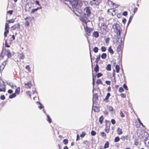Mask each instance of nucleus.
<instances>
[{"mask_svg":"<svg viewBox=\"0 0 149 149\" xmlns=\"http://www.w3.org/2000/svg\"><path fill=\"white\" fill-rule=\"evenodd\" d=\"M82 10H73V12L76 15L81 17L80 20L86 24L89 21L88 18L91 14L90 10H84V13L82 11Z\"/></svg>","mask_w":149,"mask_h":149,"instance_id":"obj_1","label":"nucleus"},{"mask_svg":"<svg viewBox=\"0 0 149 149\" xmlns=\"http://www.w3.org/2000/svg\"><path fill=\"white\" fill-rule=\"evenodd\" d=\"M69 2L74 9H79L82 5V1L79 0H70Z\"/></svg>","mask_w":149,"mask_h":149,"instance_id":"obj_2","label":"nucleus"},{"mask_svg":"<svg viewBox=\"0 0 149 149\" xmlns=\"http://www.w3.org/2000/svg\"><path fill=\"white\" fill-rule=\"evenodd\" d=\"M113 29L114 30V31L116 33L118 37H120V30L121 29L119 25L118 24H114L113 26Z\"/></svg>","mask_w":149,"mask_h":149,"instance_id":"obj_3","label":"nucleus"},{"mask_svg":"<svg viewBox=\"0 0 149 149\" xmlns=\"http://www.w3.org/2000/svg\"><path fill=\"white\" fill-rule=\"evenodd\" d=\"M101 33L103 35L106 34L108 31L107 26L104 23H102L100 27Z\"/></svg>","mask_w":149,"mask_h":149,"instance_id":"obj_4","label":"nucleus"},{"mask_svg":"<svg viewBox=\"0 0 149 149\" xmlns=\"http://www.w3.org/2000/svg\"><path fill=\"white\" fill-rule=\"evenodd\" d=\"M24 19L26 20V22L24 23L25 25L28 26L29 25V22L32 23V22L34 21V17H26L24 18Z\"/></svg>","mask_w":149,"mask_h":149,"instance_id":"obj_5","label":"nucleus"},{"mask_svg":"<svg viewBox=\"0 0 149 149\" xmlns=\"http://www.w3.org/2000/svg\"><path fill=\"white\" fill-rule=\"evenodd\" d=\"M6 91L5 83L1 80H0V92Z\"/></svg>","mask_w":149,"mask_h":149,"instance_id":"obj_6","label":"nucleus"},{"mask_svg":"<svg viewBox=\"0 0 149 149\" xmlns=\"http://www.w3.org/2000/svg\"><path fill=\"white\" fill-rule=\"evenodd\" d=\"M86 25V27L84 28L86 34L88 36H89L90 35L91 32L93 31V29L92 28H90L88 27L87 25V23Z\"/></svg>","mask_w":149,"mask_h":149,"instance_id":"obj_7","label":"nucleus"},{"mask_svg":"<svg viewBox=\"0 0 149 149\" xmlns=\"http://www.w3.org/2000/svg\"><path fill=\"white\" fill-rule=\"evenodd\" d=\"M9 24L7 23H6L5 24V31L4 32V35L5 37H6L7 36V34L9 33Z\"/></svg>","mask_w":149,"mask_h":149,"instance_id":"obj_8","label":"nucleus"},{"mask_svg":"<svg viewBox=\"0 0 149 149\" xmlns=\"http://www.w3.org/2000/svg\"><path fill=\"white\" fill-rule=\"evenodd\" d=\"M110 125L111 123H110L108 122L106 123L105 131L107 133H108L109 131Z\"/></svg>","mask_w":149,"mask_h":149,"instance_id":"obj_9","label":"nucleus"},{"mask_svg":"<svg viewBox=\"0 0 149 149\" xmlns=\"http://www.w3.org/2000/svg\"><path fill=\"white\" fill-rule=\"evenodd\" d=\"M149 137L148 134L146 132H144L143 134L142 137L144 140L146 141L148 139V137Z\"/></svg>","mask_w":149,"mask_h":149,"instance_id":"obj_10","label":"nucleus"},{"mask_svg":"<svg viewBox=\"0 0 149 149\" xmlns=\"http://www.w3.org/2000/svg\"><path fill=\"white\" fill-rule=\"evenodd\" d=\"M109 2L110 3L111 7H113L112 9H115L116 8H117L119 6L118 4H115L111 1H110Z\"/></svg>","mask_w":149,"mask_h":149,"instance_id":"obj_11","label":"nucleus"},{"mask_svg":"<svg viewBox=\"0 0 149 149\" xmlns=\"http://www.w3.org/2000/svg\"><path fill=\"white\" fill-rule=\"evenodd\" d=\"M6 64V61H5L1 64L0 66V71L1 72L2 71Z\"/></svg>","mask_w":149,"mask_h":149,"instance_id":"obj_12","label":"nucleus"},{"mask_svg":"<svg viewBox=\"0 0 149 149\" xmlns=\"http://www.w3.org/2000/svg\"><path fill=\"white\" fill-rule=\"evenodd\" d=\"M11 28L13 29V30H15L17 28L19 29L20 28V24L18 23L12 26Z\"/></svg>","mask_w":149,"mask_h":149,"instance_id":"obj_13","label":"nucleus"},{"mask_svg":"<svg viewBox=\"0 0 149 149\" xmlns=\"http://www.w3.org/2000/svg\"><path fill=\"white\" fill-rule=\"evenodd\" d=\"M117 52H119L121 51V53H122V50H121V43L118 44V46L117 47Z\"/></svg>","mask_w":149,"mask_h":149,"instance_id":"obj_14","label":"nucleus"},{"mask_svg":"<svg viewBox=\"0 0 149 149\" xmlns=\"http://www.w3.org/2000/svg\"><path fill=\"white\" fill-rule=\"evenodd\" d=\"M25 85L26 86V88H30L32 86V84L31 83V81H29L27 83L25 84Z\"/></svg>","mask_w":149,"mask_h":149,"instance_id":"obj_15","label":"nucleus"},{"mask_svg":"<svg viewBox=\"0 0 149 149\" xmlns=\"http://www.w3.org/2000/svg\"><path fill=\"white\" fill-rule=\"evenodd\" d=\"M110 95H111L110 93H108L107 94V95L106 96L105 98L104 99V100L106 102H108L109 100H108V99L109 97L110 96Z\"/></svg>","mask_w":149,"mask_h":149,"instance_id":"obj_16","label":"nucleus"},{"mask_svg":"<svg viewBox=\"0 0 149 149\" xmlns=\"http://www.w3.org/2000/svg\"><path fill=\"white\" fill-rule=\"evenodd\" d=\"M117 132L118 134V135H121L123 134L122 129L119 127L117 128Z\"/></svg>","mask_w":149,"mask_h":149,"instance_id":"obj_17","label":"nucleus"},{"mask_svg":"<svg viewBox=\"0 0 149 149\" xmlns=\"http://www.w3.org/2000/svg\"><path fill=\"white\" fill-rule=\"evenodd\" d=\"M94 70L96 73L97 72L99 71V68L98 64H96L94 68Z\"/></svg>","mask_w":149,"mask_h":149,"instance_id":"obj_18","label":"nucleus"},{"mask_svg":"<svg viewBox=\"0 0 149 149\" xmlns=\"http://www.w3.org/2000/svg\"><path fill=\"white\" fill-rule=\"evenodd\" d=\"M6 52L7 53L6 55L8 58H10L11 56V53L10 52V50L9 49H7L6 51Z\"/></svg>","mask_w":149,"mask_h":149,"instance_id":"obj_19","label":"nucleus"},{"mask_svg":"<svg viewBox=\"0 0 149 149\" xmlns=\"http://www.w3.org/2000/svg\"><path fill=\"white\" fill-rule=\"evenodd\" d=\"M109 143L108 141H107L106 142L104 146V148L105 149L109 147Z\"/></svg>","mask_w":149,"mask_h":149,"instance_id":"obj_20","label":"nucleus"},{"mask_svg":"<svg viewBox=\"0 0 149 149\" xmlns=\"http://www.w3.org/2000/svg\"><path fill=\"white\" fill-rule=\"evenodd\" d=\"M20 87H18L16 88L15 91V93L17 94H19L20 92Z\"/></svg>","mask_w":149,"mask_h":149,"instance_id":"obj_21","label":"nucleus"},{"mask_svg":"<svg viewBox=\"0 0 149 149\" xmlns=\"http://www.w3.org/2000/svg\"><path fill=\"white\" fill-rule=\"evenodd\" d=\"M93 35L95 38H97L99 36L98 33L97 31H95L93 33Z\"/></svg>","mask_w":149,"mask_h":149,"instance_id":"obj_22","label":"nucleus"},{"mask_svg":"<svg viewBox=\"0 0 149 149\" xmlns=\"http://www.w3.org/2000/svg\"><path fill=\"white\" fill-rule=\"evenodd\" d=\"M108 51L111 54H113L114 53V52L111 48V46H110L108 48Z\"/></svg>","mask_w":149,"mask_h":149,"instance_id":"obj_23","label":"nucleus"},{"mask_svg":"<svg viewBox=\"0 0 149 149\" xmlns=\"http://www.w3.org/2000/svg\"><path fill=\"white\" fill-rule=\"evenodd\" d=\"M103 119H104V118H103V116H101L100 117L99 119V122L101 124H102V123H103Z\"/></svg>","mask_w":149,"mask_h":149,"instance_id":"obj_24","label":"nucleus"},{"mask_svg":"<svg viewBox=\"0 0 149 149\" xmlns=\"http://www.w3.org/2000/svg\"><path fill=\"white\" fill-rule=\"evenodd\" d=\"M115 68L116 69V72L117 73H119V72L120 69V66L118 65H116Z\"/></svg>","mask_w":149,"mask_h":149,"instance_id":"obj_25","label":"nucleus"},{"mask_svg":"<svg viewBox=\"0 0 149 149\" xmlns=\"http://www.w3.org/2000/svg\"><path fill=\"white\" fill-rule=\"evenodd\" d=\"M93 1L94 2V4L96 5H98L100 2V0H93Z\"/></svg>","mask_w":149,"mask_h":149,"instance_id":"obj_26","label":"nucleus"},{"mask_svg":"<svg viewBox=\"0 0 149 149\" xmlns=\"http://www.w3.org/2000/svg\"><path fill=\"white\" fill-rule=\"evenodd\" d=\"M127 135L125 136H121L120 139L123 141H124L125 139H127Z\"/></svg>","mask_w":149,"mask_h":149,"instance_id":"obj_27","label":"nucleus"},{"mask_svg":"<svg viewBox=\"0 0 149 149\" xmlns=\"http://www.w3.org/2000/svg\"><path fill=\"white\" fill-rule=\"evenodd\" d=\"M100 55L97 56L96 58L95 62L97 64H98V62L100 61Z\"/></svg>","mask_w":149,"mask_h":149,"instance_id":"obj_28","label":"nucleus"},{"mask_svg":"<svg viewBox=\"0 0 149 149\" xmlns=\"http://www.w3.org/2000/svg\"><path fill=\"white\" fill-rule=\"evenodd\" d=\"M107 54L105 53H103L102 54L101 57L103 59H105L107 57Z\"/></svg>","mask_w":149,"mask_h":149,"instance_id":"obj_29","label":"nucleus"},{"mask_svg":"<svg viewBox=\"0 0 149 149\" xmlns=\"http://www.w3.org/2000/svg\"><path fill=\"white\" fill-rule=\"evenodd\" d=\"M19 58L21 59H23L24 58L25 56L23 53L20 54L19 55Z\"/></svg>","mask_w":149,"mask_h":149,"instance_id":"obj_30","label":"nucleus"},{"mask_svg":"<svg viewBox=\"0 0 149 149\" xmlns=\"http://www.w3.org/2000/svg\"><path fill=\"white\" fill-rule=\"evenodd\" d=\"M106 70L108 71H110L111 70V65L110 64H108L106 68Z\"/></svg>","mask_w":149,"mask_h":149,"instance_id":"obj_31","label":"nucleus"},{"mask_svg":"<svg viewBox=\"0 0 149 149\" xmlns=\"http://www.w3.org/2000/svg\"><path fill=\"white\" fill-rule=\"evenodd\" d=\"M47 120L49 123H51L52 122V120L50 117L48 115H47Z\"/></svg>","mask_w":149,"mask_h":149,"instance_id":"obj_32","label":"nucleus"},{"mask_svg":"<svg viewBox=\"0 0 149 149\" xmlns=\"http://www.w3.org/2000/svg\"><path fill=\"white\" fill-rule=\"evenodd\" d=\"M16 96V94L15 93H13L9 95V97L10 98H12L15 97Z\"/></svg>","mask_w":149,"mask_h":149,"instance_id":"obj_33","label":"nucleus"},{"mask_svg":"<svg viewBox=\"0 0 149 149\" xmlns=\"http://www.w3.org/2000/svg\"><path fill=\"white\" fill-rule=\"evenodd\" d=\"M25 68L28 70L29 72H31V68L29 65H27L26 66Z\"/></svg>","mask_w":149,"mask_h":149,"instance_id":"obj_34","label":"nucleus"},{"mask_svg":"<svg viewBox=\"0 0 149 149\" xmlns=\"http://www.w3.org/2000/svg\"><path fill=\"white\" fill-rule=\"evenodd\" d=\"M96 82L97 84H101L102 85V81L100 79H97V80Z\"/></svg>","mask_w":149,"mask_h":149,"instance_id":"obj_35","label":"nucleus"},{"mask_svg":"<svg viewBox=\"0 0 149 149\" xmlns=\"http://www.w3.org/2000/svg\"><path fill=\"white\" fill-rule=\"evenodd\" d=\"M98 49H99L98 47H95L94 48L93 50L94 52L96 53L98 52Z\"/></svg>","mask_w":149,"mask_h":149,"instance_id":"obj_36","label":"nucleus"},{"mask_svg":"<svg viewBox=\"0 0 149 149\" xmlns=\"http://www.w3.org/2000/svg\"><path fill=\"white\" fill-rule=\"evenodd\" d=\"M120 139V138L118 136H116L114 139V142H118L119 141Z\"/></svg>","mask_w":149,"mask_h":149,"instance_id":"obj_37","label":"nucleus"},{"mask_svg":"<svg viewBox=\"0 0 149 149\" xmlns=\"http://www.w3.org/2000/svg\"><path fill=\"white\" fill-rule=\"evenodd\" d=\"M4 55L3 53L1 52L0 55V61L3 59Z\"/></svg>","mask_w":149,"mask_h":149,"instance_id":"obj_38","label":"nucleus"},{"mask_svg":"<svg viewBox=\"0 0 149 149\" xmlns=\"http://www.w3.org/2000/svg\"><path fill=\"white\" fill-rule=\"evenodd\" d=\"M86 134V133L85 132H83L82 134H80V136L81 137L83 138L84 137Z\"/></svg>","mask_w":149,"mask_h":149,"instance_id":"obj_39","label":"nucleus"},{"mask_svg":"<svg viewBox=\"0 0 149 149\" xmlns=\"http://www.w3.org/2000/svg\"><path fill=\"white\" fill-rule=\"evenodd\" d=\"M68 141L67 139H64L63 141V143L64 144L66 145L68 143Z\"/></svg>","mask_w":149,"mask_h":149,"instance_id":"obj_40","label":"nucleus"},{"mask_svg":"<svg viewBox=\"0 0 149 149\" xmlns=\"http://www.w3.org/2000/svg\"><path fill=\"white\" fill-rule=\"evenodd\" d=\"M7 21L9 23H13L15 22V20L14 19H12L8 20Z\"/></svg>","mask_w":149,"mask_h":149,"instance_id":"obj_41","label":"nucleus"},{"mask_svg":"<svg viewBox=\"0 0 149 149\" xmlns=\"http://www.w3.org/2000/svg\"><path fill=\"white\" fill-rule=\"evenodd\" d=\"M101 135L102 137H103L105 136V138H106V134L104 132H101Z\"/></svg>","mask_w":149,"mask_h":149,"instance_id":"obj_42","label":"nucleus"},{"mask_svg":"<svg viewBox=\"0 0 149 149\" xmlns=\"http://www.w3.org/2000/svg\"><path fill=\"white\" fill-rule=\"evenodd\" d=\"M101 49L102 52H105L106 50V47L104 46H102L101 48Z\"/></svg>","mask_w":149,"mask_h":149,"instance_id":"obj_43","label":"nucleus"},{"mask_svg":"<svg viewBox=\"0 0 149 149\" xmlns=\"http://www.w3.org/2000/svg\"><path fill=\"white\" fill-rule=\"evenodd\" d=\"M124 89L122 87L119 88L118 89V91L120 92H122L124 91Z\"/></svg>","mask_w":149,"mask_h":149,"instance_id":"obj_44","label":"nucleus"},{"mask_svg":"<svg viewBox=\"0 0 149 149\" xmlns=\"http://www.w3.org/2000/svg\"><path fill=\"white\" fill-rule=\"evenodd\" d=\"M96 134V132L94 131H92L91 132V134L92 136H95Z\"/></svg>","mask_w":149,"mask_h":149,"instance_id":"obj_45","label":"nucleus"},{"mask_svg":"<svg viewBox=\"0 0 149 149\" xmlns=\"http://www.w3.org/2000/svg\"><path fill=\"white\" fill-rule=\"evenodd\" d=\"M123 87L126 90H128V88L125 84H124L123 86Z\"/></svg>","mask_w":149,"mask_h":149,"instance_id":"obj_46","label":"nucleus"},{"mask_svg":"<svg viewBox=\"0 0 149 149\" xmlns=\"http://www.w3.org/2000/svg\"><path fill=\"white\" fill-rule=\"evenodd\" d=\"M5 46L6 47H8V48L10 47V45H8L7 44L6 40H5Z\"/></svg>","mask_w":149,"mask_h":149,"instance_id":"obj_47","label":"nucleus"},{"mask_svg":"<svg viewBox=\"0 0 149 149\" xmlns=\"http://www.w3.org/2000/svg\"><path fill=\"white\" fill-rule=\"evenodd\" d=\"M97 77L98 78H99L102 75V74L101 73H98L97 74Z\"/></svg>","mask_w":149,"mask_h":149,"instance_id":"obj_48","label":"nucleus"},{"mask_svg":"<svg viewBox=\"0 0 149 149\" xmlns=\"http://www.w3.org/2000/svg\"><path fill=\"white\" fill-rule=\"evenodd\" d=\"M26 95H29L30 97L31 96V94H30V93H31V91H26Z\"/></svg>","mask_w":149,"mask_h":149,"instance_id":"obj_49","label":"nucleus"},{"mask_svg":"<svg viewBox=\"0 0 149 149\" xmlns=\"http://www.w3.org/2000/svg\"><path fill=\"white\" fill-rule=\"evenodd\" d=\"M110 40V38H107L105 39V41L106 43H107L109 42Z\"/></svg>","mask_w":149,"mask_h":149,"instance_id":"obj_50","label":"nucleus"},{"mask_svg":"<svg viewBox=\"0 0 149 149\" xmlns=\"http://www.w3.org/2000/svg\"><path fill=\"white\" fill-rule=\"evenodd\" d=\"M115 11L116 10H113V12L112 13H111V14L113 16L115 15H116Z\"/></svg>","mask_w":149,"mask_h":149,"instance_id":"obj_51","label":"nucleus"},{"mask_svg":"<svg viewBox=\"0 0 149 149\" xmlns=\"http://www.w3.org/2000/svg\"><path fill=\"white\" fill-rule=\"evenodd\" d=\"M109 111H112L113 110V108L111 106H109Z\"/></svg>","mask_w":149,"mask_h":149,"instance_id":"obj_52","label":"nucleus"},{"mask_svg":"<svg viewBox=\"0 0 149 149\" xmlns=\"http://www.w3.org/2000/svg\"><path fill=\"white\" fill-rule=\"evenodd\" d=\"M120 115L121 117H125L124 114L122 112L120 111Z\"/></svg>","mask_w":149,"mask_h":149,"instance_id":"obj_53","label":"nucleus"},{"mask_svg":"<svg viewBox=\"0 0 149 149\" xmlns=\"http://www.w3.org/2000/svg\"><path fill=\"white\" fill-rule=\"evenodd\" d=\"M0 98L1 100H4L5 99V97L4 95H2L0 96Z\"/></svg>","mask_w":149,"mask_h":149,"instance_id":"obj_54","label":"nucleus"},{"mask_svg":"<svg viewBox=\"0 0 149 149\" xmlns=\"http://www.w3.org/2000/svg\"><path fill=\"white\" fill-rule=\"evenodd\" d=\"M111 123L113 125L115 124L116 123V121L114 119H111Z\"/></svg>","mask_w":149,"mask_h":149,"instance_id":"obj_55","label":"nucleus"},{"mask_svg":"<svg viewBox=\"0 0 149 149\" xmlns=\"http://www.w3.org/2000/svg\"><path fill=\"white\" fill-rule=\"evenodd\" d=\"M120 96L122 97L125 98L126 97V95L123 93H122L120 94Z\"/></svg>","mask_w":149,"mask_h":149,"instance_id":"obj_56","label":"nucleus"},{"mask_svg":"<svg viewBox=\"0 0 149 149\" xmlns=\"http://www.w3.org/2000/svg\"><path fill=\"white\" fill-rule=\"evenodd\" d=\"M93 98H95V99H98V96L96 94H94V95H93Z\"/></svg>","mask_w":149,"mask_h":149,"instance_id":"obj_57","label":"nucleus"},{"mask_svg":"<svg viewBox=\"0 0 149 149\" xmlns=\"http://www.w3.org/2000/svg\"><path fill=\"white\" fill-rule=\"evenodd\" d=\"M127 11L124 12L123 13V15L124 16H126L127 15Z\"/></svg>","mask_w":149,"mask_h":149,"instance_id":"obj_58","label":"nucleus"},{"mask_svg":"<svg viewBox=\"0 0 149 149\" xmlns=\"http://www.w3.org/2000/svg\"><path fill=\"white\" fill-rule=\"evenodd\" d=\"M105 83L107 85H110L111 84V82L110 81H106Z\"/></svg>","mask_w":149,"mask_h":149,"instance_id":"obj_59","label":"nucleus"},{"mask_svg":"<svg viewBox=\"0 0 149 149\" xmlns=\"http://www.w3.org/2000/svg\"><path fill=\"white\" fill-rule=\"evenodd\" d=\"M132 16H130V18H129V19L128 21V24H129L130 23V22L131 21V20H132Z\"/></svg>","mask_w":149,"mask_h":149,"instance_id":"obj_60","label":"nucleus"},{"mask_svg":"<svg viewBox=\"0 0 149 149\" xmlns=\"http://www.w3.org/2000/svg\"><path fill=\"white\" fill-rule=\"evenodd\" d=\"M126 22V19L125 18L123 19L122 20V22L124 24H125Z\"/></svg>","mask_w":149,"mask_h":149,"instance_id":"obj_61","label":"nucleus"},{"mask_svg":"<svg viewBox=\"0 0 149 149\" xmlns=\"http://www.w3.org/2000/svg\"><path fill=\"white\" fill-rule=\"evenodd\" d=\"M13 11L12 10H9L7 12V13L10 14V15H11L12 14Z\"/></svg>","mask_w":149,"mask_h":149,"instance_id":"obj_62","label":"nucleus"},{"mask_svg":"<svg viewBox=\"0 0 149 149\" xmlns=\"http://www.w3.org/2000/svg\"><path fill=\"white\" fill-rule=\"evenodd\" d=\"M40 105L39 106V109H41L42 108H43L44 107L43 106H42V105L40 103Z\"/></svg>","mask_w":149,"mask_h":149,"instance_id":"obj_63","label":"nucleus"},{"mask_svg":"<svg viewBox=\"0 0 149 149\" xmlns=\"http://www.w3.org/2000/svg\"><path fill=\"white\" fill-rule=\"evenodd\" d=\"M8 93H12L13 92V91L11 89H9L8 91Z\"/></svg>","mask_w":149,"mask_h":149,"instance_id":"obj_64","label":"nucleus"}]
</instances>
